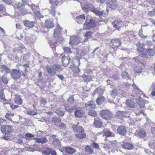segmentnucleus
I'll return each instance as SVG.
<instances>
[{
  "label": "nucleus",
  "instance_id": "7c9ffc66",
  "mask_svg": "<svg viewBox=\"0 0 155 155\" xmlns=\"http://www.w3.org/2000/svg\"><path fill=\"white\" fill-rule=\"evenodd\" d=\"M105 100V98L103 96L98 97L96 99V102L98 105L102 104Z\"/></svg>",
  "mask_w": 155,
  "mask_h": 155
},
{
  "label": "nucleus",
  "instance_id": "2f4dec72",
  "mask_svg": "<svg viewBox=\"0 0 155 155\" xmlns=\"http://www.w3.org/2000/svg\"><path fill=\"white\" fill-rule=\"evenodd\" d=\"M125 114L126 113L125 112L119 111L117 112L116 115L119 118L122 119V118L126 117Z\"/></svg>",
  "mask_w": 155,
  "mask_h": 155
},
{
  "label": "nucleus",
  "instance_id": "e433bc0d",
  "mask_svg": "<svg viewBox=\"0 0 155 155\" xmlns=\"http://www.w3.org/2000/svg\"><path fill=\"white\" fill-rule=\"evenodd\" d=\"M85 151L88 154H92L94 153V151L92 148L89 145L86 146L85 148Z\"/></svg>",
  "mask_w": 155,
  "mask_h": 155
},
{
  "label": "nucleus",
  "instance_id": "c85d7f7f",
  "mask_svg": "<svg viewBox=\"0 0 155 155\" xmlns=\"http://www.w3.org/2000/svg\"><path fill=\"white\" fill-rule=\"evenodd\" d=\"M104 93V90L100 87H97L96 88L93 92V93L94 94H98L99 95H102Z\"/></svg>",
  "mask_w": 155,
  "mask_h": 155
},
{
  "label": "nucleus",
  "instance_id": "72a5a7b5",
  "mask_svg": "<svg viewBox=\"0 0 155 155\" xmlns=\"http://www.w3.org/2000/svg\"><path fill=\"white\" fill-rule=\"evenodd\" d=\"M14 114L13 113H7L5 115V117L7 120L12 122H14V121L12 120L11 117H12L14 116Z\"/></svg>",
  "mask_w": 155,
  "mask_h": 155
},
{
  "label": "nucleus",
  "instance_id": "cd10ccee",
  "mask_svg": "<svg viewBox=\"0 0 155 155\" xmlns=\"http://www.w3.org/2000/svg\"><path fill=\"white\" fill-rule=\"evenodd\" d=\"M71 67L74 75L77 76L80 72V70L78 66H72V65H71Z\"/></svg>",
  "mask_w": 155,
  "mask_h": 155
},
{
  "label": "nucleus",
  "instance_id": "680f3d73",
  "mask_svg": "<svg viewBox=\"0 0 155 155\" xmlns=\"http://www.w3.org/2000/svg\"><path fill=\"white\" fill-rule=\"evenodd\" d=\"M94 148H98L99 147V146L98 144L96 143L95 142H93L92 143V144L91 145Z\"/></svg>",
  "mask_w": 155,
  "mask_h": 155
},
{
  "label": "nucleus",
  "instance_id": "bb28decb",
  "mask_svg": "<svg viewBox=\"0 0 155 155\" xmlns=\"http://www.w3.org/2000/svg\"><path fill=\"white\" fill-rule=\"evenodd\" d=\"M82 77L85 82H88L92 80V78L91 75L83 74L82 75Z\"/></svg>",
  "mask_w": 155,
  "mask_h": 155
},
{
  "label": "nucleus",
  "instance_id": "ddd939ff",
  "mask_svg": "<svg viewBox=\"0 0 155 155\" xmlns=\"http://www.w3.org/2000/svg\"><path fill=\"white\" fill-rule=\"evenodd\" d=\"M79 42V38L76 36H72L71 37L69 43L71 45H77Z\"/></svg>",
  "mask_w": 155,
  "mask_h": 155
},
{
  "label": "nucleus",
  "instance_id": "a18cd8bd",
  "mask_svg": "<svg viewBox=\"0 0 155 155\" xmlns=\"http://www.w3.org/2000/svg\"><path fill=\"white\" fill-rule=\"evenodd\" d=\"M147 54L150 56H153L155 54L154 50L153 49H149L147 50Z\"/></svg>",
  "mask_w": 155,
  "mask_h": 155
},
{
  "label": "nucleus",
  "instance_id": "1a4fd4ad",
  "mask_svg": "<svg viewBox=\"0 0 155 155\" xmlns=\"http://www.w3.org/2000/svg\"><path fill=\"white\" fill-rule=\"evenodd\" d=\"M30 7L35 16L36 17L39 16L40 15V13L39 11L38 7L33 4H31Z\"/></svg>",
  "mask_w": 155,
  "mask_h": 155
},
{
  "label": "nucleus",
  "instance_id": "39448f33",
  "mask_svg": "<svg viewBox=\"0 0 155 155\" xmlns=\"http://www.w3.org/2000/svg\"><path fill=\"white\" fill-rule=\"evenodd\" d=\"M11 77L14 80H18L21 77V72L17 69L12 70L10 73Z\"/></svg>",
  "mask_w": 155,
  "mask_h": 155
},
{
  "label": "nucleus",
  "instance_id": "423d86ee",
  "mask_svg": "<svg viewBox=\"0 0 155 155\" xmlns=\"http://www.w3.org/2000/svg\"><path fill=\"white\" fill-rule=\"evenodd\" d=\"M135 135L139 138H143L147 136V132L145 129L139 128L135 132Z\"/></svg>",
  "mask_w": 155,
  "mask_h": 155
},
{
  "label": "nucleus",
  "instance_id": "9d476101",
  "mask_svg": "<svg viewBox=\"0 0 155 155\" xmlns=\"http://www.w3.org/2000/svg\"><path fill=\"white\" fill-rule=\"evenodd\" d=\"M54 27V24L53 21L50 19L46 20L45 23V27L48 29L53 28Z\"/></svg>",
  "mask_w": 155,
  "mask_h": 155
},
{
  "label": "nucleus",
  "instance_id": "0eeeda50",
  "mask_svg": "<svg viewBox=\"0 0 155 155\" xmlns=\"http://www.w3.org/2000/svg\"><path fill=\"white\" fill-rule=\"evenodd\" d=\"M61 60L62 66L67 67L69 64L71 59L69 56L64 55L62 56Z\"/></svg>",
  "mask_w": 155,
  "mask_h": 155
},
{
  "label": "nucleus",
  "instance_id": "6e6d98bb",
  "mask_svg": "<svg viewBox=\"0 0 155 155\" xmlns=\"http://www.w3.org/2000/svg\"><path fill=\"white\" fill-rule=\"evenodd\" d=\"M63 49L65 52H66L68 53H71V49L69 47H64Z\"/></svg>",
  "mask_w": 155,
  "mask_h": 155
},
{
  "label": "nucleus",
  "instance_id": "c9c22d12",
  "mask_svg": "<svg viewBox=\"0 0 155 155\" xmlns=\"http://www.w3.org/2000/svg\"><path fill=\"white\" fill-rule=\"evenodd\" d=\"M49 43L53 49H54L56 48V45L57 44L56 41H54L53 39H51L49 40Z\"/></svg>",
  "mask_w": 155,
  "mask_h": 155
},
{
  "label": "nucleus",
  "instance_id": "0e129e2a",
  "mask_svg": "<svg viewBox=\"0 0 155 155\" xmlns=\"http://www.w3.org/2000/svg\"><path fill=\"white\" fill-rule=\"evenodd\" d=\"M50 154L52 155H56V153L55 151L51 149H50Z\"/></svg>",
  "mask_w": 155,
  "mask_h": 155
},
{
  "label": "nucleus",
  "instance_id": "37998d69",
  "mask_svg": "<svg viewBox=\"0 0 155 155\" xmlns=\"http://www.w3.org/2000/svg\"><path fill=\"white\" fill-rule=\"evenodd\" d=\"M1 80L2 82L5 84H7L9 81L7 77L4 75H3L2 76Z\"/></svg>",
  "mask_w": 155,
  "mask_h": 155
},
{
  "label": "nucleus",
  "instance_id": "7ed1b4c3",
  "mask_svg": "<svg viewBox=\"0 0 155 155\" xmlns=\"http://www.w3.org/2000/svg\"><path fill=\"white\" fill-rule=\"evenodd\" d=\"M100 115L102 117L106 120H110L112 117V113L107 110H102L100 111Z\"/></svg>",
  "mask_w": 155,
  "mask_h": 155
},
{
  "label": "nucleus",
  "instance_id": "f3484780",
  "mask_svg": "<svg viewBox=\"0 0 155 155\" xmlns=\"http://www.w3.org/2000/svg\"><path fill=\"white\" fill-rule=\"evenodd\" d=\"M145 49L141 46L137 48V50L139 53L140 54L142 57L146 58L147 57V54L144 52Z\"/></svg>",
  "mask_w": 155,
  "mask_h": 155
},
{
  "label": "nucleus",
  "instance_id": "ea45409f",
  "mask_svg": "<svg viewBox=\"0 0 155 155\" xmlns=\"http://www.w3.org/2000/svg\"><path fill=\"white\" fill-rule=\"evenodd\" d=\"M88 115L94 117H96L97 115L96 112L93 110H89L88 113Z\"/></svg>",
  "mask_w": 155,
  "mask_h": 155
},
{
  "label": "nucleus",
  "instance_id": "09e8293b",
  "mask_svg": "<svg viewBox=\"0 0 155 155\" xmlns=\"http://www.w3.org/2000/svg\"><path fill=\"white\" fill-rule=\"evenodd\" d=\"M117 89H114L112 90L110 93V95L114 97H115L117 94Z\"/></svg>",
  "mask_w": 155,
  "mask_h": 155
},
{
  "label": "nucleus",
  "instance_id": "6e6552de",
  "mask_svg": "<svg viewBox=\"0 0 155 155\" xmlns=\"http://www.w3.org/2000/svg\"><path fill=\"white\" fill-rule=\"evenodd\" d=\"M106 4L108 7L112 9H116L117 7V4L115 0H108Z\"/></svg>",
  "mask_w": 155,
  "mask_h": 155
},
{
  "label": "nucleus",
  "instance_id": "338daca9",
  "mask_svg": "<svg viewBox=\"0 0 155 155\" xmlns=\"http://www.w3.org/2000/svg\"><path fill=\"white\" fill-rule=\"evenodd\" d=\"M51 14L53 16H54L55 15V11L54 8H53L51 9L50 12Z\"/></svg>",
  "mask_w": 155,
  "mask_h": 155
},
{
  "label": "nucleus",
  "instance_id": "a19ab883",
  "mask_svg": "<svg viewBox=\"0 0 155 155\" xmlns=\"http://www.w3.org/2000/svg\"><path fill=\"white\" fill-rule=\"evenodd\" d=\"M55 112L59 116L62 117L64 114V111L61 110L60 109H58L56 110Z\"/></svg>",
  "mask_w": 155,
  "mask_h": 155
},
{
  "label": "nucleus",
  "instance_id": "603ef678",
  "mask_svg": "<svg viewBox=\"0 0 155 155\" xmlns=\"http://www.w3.org/2000/svg\"><path fill=\"white\" fill-rule=\"evenodd\" d=\"M143 30L141 28L140 29L139 31L138 35L139 36L142 38H145L147 37L146 36H145L143 34Z\"/></svg>",
  "mask_w": 155,
  "mask_h": 155
},
{
  "label": "nucleus",
  "instance_id": "774afa93",
  "mask_svg": "<svg viewBox=\"0 0 155 155\" xmlns=\"http://www.w3.org/2000/svg\"><path fill=\"white\" fill-rule=\"evenodd\" d=\"M6 121V120L5 119L0 118V126L3 124Z\"/></svg>",
  "mask_w": 155,
  "mask_h": 155
},
{
  "label": "nucleus",
  "instance_id": "8fccbe9b",
  "mask_svg": "<svg viewBox=\"0 0 155 155\" xmlns=\"http://www.w3.org/2000/svg\"><path fill=\"white\" fill-rule=\"evenodd\" d=\"M60 34V28L58 27L56 28L54 30V34Z\"/></svg>",
  "mask_w": 155,
  "mask_h": 155
},
{
  "label": "nucleus",
  "instance_id": "4468645a",
  "mask_svg": "<svg viewBox=\"0 0 155 155\" xmlns=\"http://www.w3.org/2000/svg\"><path fill=\"white\" fill-rule=\"evenodd\" d=\"M95 23L91 19L89 22L86 21L84 24V27L85 29L89 30L93 27Z\"/></svg>",
  "mask_w": 155,
  "mask_h": 155
},
{
  "label": "nucleus",
  "instance_id": "a211bd4d",
  "mask_svg": "<svg viewBox=\"0 0 155 155\" xmlns=\"http://www.w3.org/2000/svg\"><path fill=\"white\" fill-rule=\"evenodd\" d=\"M63 148L65 152L69 154H72L76 152L74 148L69 147H64Z\"/></svg>",
  "mask_w": 155,
  "mask_h": 155
},
{
  "label": "nucleus",
  "instance_id": "a878e982",
  "mask_svg": "<svg viewBox=\"0 0 155 155\" xmlns=\"http://www.w3.org/2000/svg\"><path fill=\"white\" fill-rule=\"evenodd\" d=\"M73 128L74 130L76 133L79 132L81 131H84L83 128L81 126L78 125H74L73 126Z\"/></svg>",
  "mask_w": 155,
  "mask_h": 155
},
{
  "label": "nucleus",
  "instance_id": "69168bd1",
  "mask_svg": "<svg viewBox=\"0 0 155 155\" xmlns=\"http://www.w3.org/2000/svg\"><path fill=\"white\" fill-rule=\"evenodd\" d=\"M40 103L41 104L45 105L47 103V102L46 101L45 99H44L43 98H42L41 100L40 101Z\"/></svg>",
  "mask_w": 155,
  "mask_h": 155
},
{
  "label": "nucleus",
  "instance_id": "bf43d9fd",
  "mask_svg": "<svg viewBox=\"0 0 155 155\" xmlns=\"http://www.w3.org/2000/svg\"><path fill=\"white\" fill-rule=\"evenodd\" d=\"M27 113L28 114L32 115H35L37 114V113L33 110H28Z\"/></svg>",
  "mask_w": 155,
  "mask_h": 155
},
{
  "label": "nucleus",
  "instance_id": "58836bf2",
  "mask_svg": "<svg viewBox=\"0 0 155 155\" xmlns=\"http://www.w3.org/2000/svg\"><path fill=\"white\" fill-rule=\"evenodd\" d=\"M93 34L92 32L91 31L87 32L84 35V37L86 40H87L89 38H91L92 37L91 35Z\"/></svg>",
  "mask_w": 155,
  "mask_h": 155
},
{
  "label": "nucleus",
  "instance_id": "864d4df0",
  "mask_svg": "<svg viewBox=\"0 0 155 155\" xmlns=\"http://www.w3.org/2000/svg\"><path fill=\"white\" fill-rule=\"evenodd\" d=\"M122 77L123 78H128L129 76L128 74L125 71H123L122 73Z\"/></svg>",
  "mask_w": 155,
  "mask_h": 155
},
{
  "label": "nucleus",
  "instance_id": "dca6fc26",
  "mask_svg": "<svg viewBox=\"0 0 155 155\" xmlns=\"http://www.w3.org/2000/svg\"><path fill=\"white\" fill-rule=\"evenodd\" d=\"M112 25L114 28L119 30L122 25L123 22L121 21L115 20L112 22Z\"/></svg>",
  "mask_w": 155,
  "mask_h": 155
},
{
  "label": "nucleus",
  "instance_id": "f03ea898",
  "mask_svg": "<svg viewBox=\"0 0 155 155\" xmlns=\"http://www.w3.org/2000/svg\"><path fill=\"white\" fill-rule=\"evenodd\" d=\"M122 44L121 40L118 38H114L111 39L109 43L110 49H113L114 51H116L119 47Z\"/></svg>",
  "mask_w": 155,
  "mask_h": 155
},
{
  "label": "nucleus",
  "instance_id": "c756f323",
  "mask_svg": "<svg viewBox=\"0 0 155 155\" xmlns=\"http://www.w3.org/2000/svg\"><path fill=\"white\" fill-rule=\"evenodd\" d=\"M135 103L130 100H127L126 101V105L129 107L134 108L135 107Z\"/></svg>",
  "mask_w": 155,
  "mask_h": 155
},
{
  "label": "nucleus",
  "instance_id": "4be33fe9",
  "mask_svg": "<svg viewBox=\"0 0 155 155\" xmlns=\"http://www.w3.org/2000/svg\"><path fill=\"white\" fill-rule=\"evenodd\" d=\"M14 102L17 105H20L22 104L23 101L20 96L15 95L14 99Z\"/></svg>",
  "mask_w": 155,
  "mask_h": 155
},
{
  "label": "nucleus",
  "instance_id": "9b49d317",
  "mask_svg": "<svg viewBox=\"0 0 155 155\" xmlns=\"http://www.w3.org/2000/svg\"><path fill=\"white\" fill-rule=\"evenodd\" d=\"M117 131L119 134L124 136L126 134L127 129L125 126L120 125L117 128Z\"/></svg>",
  "mask_w": 155,
  "mask_h": 155
},
{
  "label": "nucleus",
  "instance_id": "2eb2a0df",
  "mask_svg": "<svg viewBox=\"0 0 155 155\" xmlns=\"http://www.w3.org/2000/svg\"><path fill=\"white\" fill-rule=\"evenodd\" d=\"M93 124L95 127L97 128H100L103 125V123L101 119L99 118H97L94 119Z\"/></svg>",
  "mask_w": 155,
  "mask_h": 155
},
{
  "label": "nucleus",
  "instance_id": "412c9836",
  "mask_svg": "<svg viewBox=\"0 0 155 155\" xmlns=\"http://www.w3.org/2000/svg\"><path fill=\"white\" fill-rule=\"evenodd\" d=\"M33 139L35 140V142L38 143H44L48 141L46 137L43 138H34Z\"/></svg>",
  "mask_w": 155,
  "mask_h": 155
},
{
  "label": "nucleus",
  "instance_id": "f704fd0d",
  "mask_svg": "<svg viewBox=\"0 0 155 155\" xmlns=\"http://www.w3.org/2000/svg\"><path fill=\"white\" fill-rule=\"evenodd\" d=\"M84 114L82 111L79 110H76L74 112L75 115L78 117H82Z\"/></svg>",
  "mask_w": 155,
  "mask_h": 155
},
{
  "label": "nucleus",
  "instance_id": "4c0bfd02",
  "mask_svg": "<svg viewBox=\"0 0 155 155\" xmlns=\"http://www.w3.org/2000/svg\"><path fill=\"white\" fill-rule=\"evenodd\" d=\"M103 136H105L106 137H109L111 136L112 133L108 130H103Z\"/></svg>",
  "mask_w": 155,
  "mask_h": 155
},
{
  "label": "nucleus",
  "instance_id": "13d9d810",
  "mask_svg": "<svg viewBox=\"0 0 155 155\" xmlns=\"http://www.w3.org/2000/svg\"><path fill=\"white\" fill-rule=\"evenodd\" d=\"M140 95L139 96V100H140L141 98V96H143V97L144 98H146L147 97V96L146 95V94H144V93H143L141 90L140 91Z\"/></svg>",
  "mask_w": 155,
  "mask_h": 155
},
{
  "label": "nucleus",
  "instance_id": "393cba45",
  "mask_svg": "<svg viewBox=\"0 0 155 155\" xmlns=\"http://www.w3.org/2000/svg\"><path fill=\"white\" fill-rule=\"evenodd\" d=\"M84 131H81L79 132L76 133V134L75 135L76 137L77 138L80 139L85 138L86 137V135Z\"/></svg>",
  "mask_w": 155,
  "mask_h": 155
},
{
  "label": "nucleus",
  "instance_id": "aec40b11",
  "mask_svg": "<svg viewBox=\"0 0 155 155\" xmlns=\"http://www.w3.org/2000/svg\"><path fill=\"white\" fill-rule=\"evenodd\" d=\"M23 23L25 26L31 28L33 27L35 25V22L34 21H30L28 20H25L23 21Z\"/></svg>",
  "mask_w": 155,
  "mask_h": 155
},
{
  "label": "nucleus",
  "instance_id": "e2e57ef3",
  "mask_svg": "<svg viewBox=\"0 0 155 155\" xmlns=\"http://www.w3.org/2000/svg\"><path fill=\"white\" fill-rule=\"evenodd\" d=\"M10 107L12 110H14L17 108L18 106V105H15L13 104H10Z\"/></svg>",
  "mask_w": 155,
  "mask_h": 155
},
{
  "label": "nucleus",
  "instance_id": "f257e3e1",
  "mask_svg": "<svg viewBox=\"0 0 155 155\" xmlns=\"http://www.w3.org/2000/svg\"><path fill=\"white\" fill-rule=\"evenodd\" d=\"M46 69L49 74L52 76H54L56 75V71L60 72L63 70V68L61 65L58 64H54L52 65V68L47 65Z\"/></svg>",
  "mask_w": 155,
  "mask_h": 155
},
{
  "label": "nucleus",
  "instance_id": "c03bdc74",
  "mask_svg": "<svg viewBox=\"0 0 155 155\" xmlns=\"http://www.w3.org/2000/svg\"><path fill=\"white\" fill-rule=\"evenodd\" d=\"M74 95L71 96L68 99V102L70 104H72L74 103Z\"/></svg>",
  "mask_w": 155,
  "mask_h": 155
},
{
  "label": "nucleus",
  "instance_id": "473e14b6",
  "mask_svg": "<svg viewBox=\"0 0 155 155\" xmlns=\"http://www.w3.org/2000/svg\"><path fill=\"white\" fill-rule=\"evenodd\" d=\"M71 63L73 64L72 66H78L80 64V60L77 58L73 59Z\"/></svg>",
  "mask_w": 155,
  "mask_h": 155
},
{
  "label": "nucleus",
  "instance_id": "f8f14e48",
  "mask_svg": "<svg viewBox=\"0 0 155 155\" xmlns=\"http://www.w3.org/2000/svg\"><path fill=\"white\" fill-rule=\"evenodd\" d=\"M121 146L123 148L128 150L133 149L134 148L132 144L124 142L122 143Z\"/></svg>",
  "mask_w": 155,
  "mask_h": 155
},
{
  "label": "nucleus",
  "instance_id": "4d7b16f0",
  "mask_svg": "<svg viewBox=\"0 0 155 155\" xmlns=\"http://www.w3.org/2000/svg\"><path fill=\"white\" fill-rule=\"evenodd\" d=\"M53 143L55 145L57 144L58 145H60L61 143L60 142V140L57 139H55L53 141Z\"/></svg>",
  "mask_w": 155,
  "mask_h": 155
},
{
  "label": "nucleus",
  "instance_id": "5fc2aeb1",
  "mask_svg": "<svg viewBox=\"0 0 155 155\" xmlns=\"http://www.w3.org/2000/svg\"><path fill=\"white\" fill-rule=\"evenodd\" d=\"M34 136V135L30 133H26L25 134V138L27 140L29 138L33 137Z\"/></svg>",
  "mask_w": 155,
  "mask_h": 155
},
{
  "label": "nucleus",
  "instance_id": "b1692460",
  "mask_svg": "<svg viewBox=\"0 0 155 155\" xmlns=\"http://www.w3.org/2000/svg\"><path fill=\"white\" fill-rule=\"evenodd\" d=\"M85 106L87 108L93 109H95L96 107L94 102L92 101H88L87 104H85Z\"/></svg>",
  "mask_w": 155,
  "mask_h": 155
},
{
  "label": "nucleus",
  "instance_id": "de8ad7c7",
  "mask_svg": "<svg viewBox=\"0 0 155 155\" xmlns=\"http://www.w3.org/2000/svg\"><path fill=\"white\" fill-rule=\"evenodd\" d=\"M5 31L3 28L0 27V37H3L6 35Z\"/></svg>",
  "mask_w": 155,
  "mask_h": 155
},
{
  "label": "nucleus",
  "instance_id": "79ce46f5",
  "mask_svg": "<svg viewBox=\"0 0 155 155\" xmlns=\"http://www.w3.org/2000/svg\"><path fill=\"white\" fill-rule=\"evenodd\" d=\"M134 32L133 31H130L128 32L127 34V37L129 39L131 40V39L134 36Z\"/></svg>",
  "mask_w": 155,
  "mask_h": 155
},
{
  "label": "nucleus",
  "instance_id": "49530a36",
  "mask_svg": "<svg viewBox=\"0 0 155 155\" xmlns=\"http://www.w3.org/2000/svg\"><path fill=\"white\" fill-rule=\"evenodd\" d=\"M52 119L54 123H59L61 122V119L60 117H53Z\"/></svg>",
  "mask_w": 155,
  "mask_h": 155
},
{
  "label": "nucleus",
  "instance_id": "3c124183",
  "mask_svg": "<svg viewBox=\"0 0 155 155\" xmlns=\"http://www.w3.org/2000/svg\"><path fill=\"white\" fill-rule=\"evenodd\" d=\"M92 12L96 15L99 16H101L103 15L102 12L97 10H93Z\"/></svg>",
  "mask_w": 155,
  "mask_h": 155
},
{
  "label": "nucleus",
  "instance_id": "052dcab7",
  "mask_svg": "<svg viewBox=\"0 0 155 155\" xmlns=\"http://www.w3.org/2000/svg\"><path fill=\"white\" fill-rule=\"evenodd\" d=\"M76 18L77 19H83L84 20H85V16L84 14L78 16H77Z\"/></svg>",
  "mask_w": 155,
  "mask_h": 155
},
{
  "label": "nucleus",
  "instance_id": "20e7f679",
  "mask_svg": "<svg viewBox=\"0 0 155 155\" xmlns=\"http://www.w3.org/2000/svg\"><path fill=\"white\" fill-rule=\"evenodd\" d=\"M1 130L2 133L5 134H8L12 133L14 130L13 127L10 125H4L1 127Z\"/></svg>",
  "mask_w": 155,
  "mask_h": 155
},
{
  "label": "nucleus",
  "instance_id": "5701e85b",
  "mask_svg": "<svg viewBox=\"0 0 155 155\" xmlns=\"http://www.w3.org/2000/svg\"><path fill=\"white\" fill-rule=\"evenodd\" d=\"M4 90V89L0 90V99H1L2 101V102L4 104H7V101L5 98Z\"/></svg>",
  "mask_w": 155,
  "mask_h": 155
},
{
  "label": "nucleus",
  "instance_id": "6ab92c4d",
  "mask_svg": "<svg viewBox=\"0 0 155 155\" xmlns=\"http://www.w3.org/2000/svg\"><path fill=\"white\" fill-rule=\"evenodd\" d=\"M1 72L2 73H4L7 74L10 72V69L6 66L5 65H2L0 66Z\"/></svg>",
  "mask_w": 155,
  "mask_h": 155
}]
</instances>
